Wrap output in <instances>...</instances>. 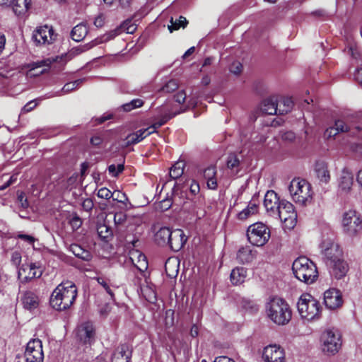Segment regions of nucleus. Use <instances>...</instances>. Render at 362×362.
<instances>
[{"label":"nucleus","mask_w":362,"mask_h":362,"mask_svg":"<svg viewBox=\"0 0 362 362\" xmlns=\"http://www.w3.org/2000/svg\"><path fill=\"white\" fill-rule=\"evenodd\" d=\"M77 296V288L71 281L62 282L53 291L50 297V305L57 310L69 309Z\"/></svg>","instance_id":"nucleus-1"},{"label":"nucleus","mask_w":362,"mask_h":362,"mask_svg":"<svg viewBox=\"0 0 362 362\" xmlns=\"http://www.w3.org/2000/svg\"><path fill=\"white\" fill-rule=\"evenodd\" d=\"M292 271L298 280L307 284L314 283L318 277L315 264L305 256L298 257L293 261Z\"/></svg>","instance_id":"nucleus-2"},{"label":"nucleus","mask_w":362,"mask_h":362,"mask_svg":"<svg viewBox=\"0 0 362 362\" xmlns=\"http://www.w3.org/2000/svg\"><path fill=\"white\" fill-rule=\"evenodd\" d=\"M268 317L278 325H285L289 322L292 312L287 302L281 298H273L267 305Z\"/></svg>","instance_id":"nucleus-3"},{"label":"nucleus","mask_w":362,"mask_h":362,"mask_svg":"<svg viewBox=\"0 0 362 362\" xmlns=\"http://www.w3.org/2000/svg\"><path fill=\"white\" fill-rule=\"evenodd\" d=\"M288 191L296 204L304 206L312 202L313 192L311 185L305 180L294 178L288 186Z\"/></svg>","instance_id":"nucleus-4"},{"label":"nucleus","mask_w":362,"mask_h":362,"mask_svg":"<svg viewBox=\"0 0 362 362\" xmlns=\"http://www.w3.org/2000/svg\"><path fill=\"white\" fill-rule=\"evenodd\" d=\"M298 311L302 318L308 321L320 317V303L308 293L301 295L297 303Z\"/></svg>","instance_id":"nucleus-5"},{"label":"nucleus","mask_w":362,"mask_h":362,"mask_svg":"<svg viewBox=\"0 0 362 362\" xmlns=\"http://www.w3.org/2000/svg\"><path fill=\"white\" fill-rule=\"evenodd\" d=\"M178 113L179 112L165 113L160 115L158 120L154 122L149 127L139 129L134 133L129 134L126 138V145L130 146L141 141L144 138L155 132L157 129L165 124L169 119Z\"/></svg>","instance_id":"nucleus-6"},{"label":"nucleus","mask_w":362,"mask_h":362,"mask_svg":"<svg viewBox=\"0 0 362 362\" xmlns=\"http://www.w3.org/2000/svg\"><path fill=\"white\" fill-rule=\"evenodd\" d=\"M322 350L328 355H334L341 349L342 341L340 332L334 328L325 329L320 338Z\"/></svg>","instance_id":"nucleus-7"},{"label":"nucleus","mask_w":362,"mask_h":362,"mask_svg":"<svg viewBox=\"0 0 362 362\" xmlns=\"http://www.w3.org/2000/svg\"><path fill=\"white\" fill-rule=\"evenodd\" d=\"M247 237L252 245L262 247L269 241L270 230L267 226L262 223H255L248 227Z\"/></svg>","instance_id":"nucleus-8"},{"label":"nucleus","mask_w":362,"mask_h":362,"mask_svg":"<svg viewBox=\"0 0 362 362\" xmlns=\"http://www.w3.org/2000/svg\"><path fill=\"white\" fill-rule=\"evenodd\" d=\"M320 248L322 254L326 258L327 264L343 256V252L340 246L334 241L333 235L323 236Z\"/></svg>","instance_id":"nucleus-9"},{"label":"nucleus","mask_w":362,"mask_h":362,"mask_svg":"<svg viewBox=\"0 0 362 362\" xmlns=\"http://www.w3.org/2000/svg\"><path fill=\"white\" fill-rule=\"evenodd\" d=\"M274 217L279 218L284 223L286 227L293 228L297 221V214L295 211L293 205L286 200L281 201V204L279 207L277 214H274Z\"/></svg>","instance_id":"nucleus-10"},{"label":"nucleus","mask_w":362,"mask_h":362,"mask_svg":"<svg viewBox=\"0 0 362 362\" xmlns=\"http://www.w3.org/2000/svg\"><path fill=\"white\" fill-rule=\"evenodd\" d=\"M25 362H43L42 341L38 339L29 341L24 352Z\"/></svg>","instance_id":"nucleus-11"},{"label":"nucleus","mask_w":362,"mask_h":362,"mask_svg":"<svg viewBox=\"0 0 362 362\" xmlns=\"http://www.w3.org/2000/svg\"><path fill=\"white\" fill-rule=\"evenodd\" d=\"M342 225L349 235H355L362 229V221L355 211L350 210L344 214Z\"/></svg>","instance_id":"nucleus-12"},{"label":"nucleus","mask_w":362,"mask_h":362,"mask_svg":"<svg viewBox=\"0 0 362 362\" xmlns=\"http://www.w3.org/2000/svg\"><path fill=\"white\" fill-rule=\"evenodd\" d=\"M76 338L79 343L90 346L95 339V329L91 322L79 325L76 329Z\"/></svg>","instance_id":"nucleus-13"},{"label":"nucleus","mask_w":362,"mask_h":362,"mask_svg":"<svg viewBox=\"0 0 362 362\" xmlns=\"http://www.w3.org/2000/svg\"><path fill=\"white\" fill-rule=\"evenodd\" d=\"M42 269L38 263H24L18 269V276L23 282L35 278H40L42 274Z\"/></svg>","instance_id":"nucleus-14"},{"label":"nucleus","mask_w":362,"mask_h":362,"mask_svg":"<svg viewBox=\"0 0 362 362\" xmlns=\"http://www.w3.org/2000/svg\"><path fill=\"white\" fill-rule=\"evenodd\" d=\"M262 357L264 362H286V353L284 348L276 344L265 346Z\"/></svg>","instance_id":"nucleus-15"},{"label":"nucleus","mask_w":362,"mask_h":362,"mask_svg":"<svg viewBox=\"0 0 362 362\" xmlns=\"http://www.w3.org/2000/svg\"><path fill=\"white\" fill-rule=\"evenodd\" d=\"M56 35L52 27L48 25L37 28L33 34V40L37 45H49L55 40Z\"/></svg>","instance_id":"nucleus-16"},{"label":"nucleus","mask_w":362,"mask_h":362,"mask_svg":"<svg viewBox=\"0 0 362 362\" xmlns=\"http://www.w3.org/2000/svg\"><path fill=\"white\" fill-rule=\"evenodd\" d=\"M324 304L329 310H335L342 305L343 300L341 292L335 288H330L324 293Z\"/></svg>","instance_id":"nucleus-17"},{"label":"nucleus","mask_w":362,"mask_h":362,"mask_svg":"<svg viewBox=\"0 0 362 362\" xmlns=\"http://www.w3.org/2000/svg\"><path fill=\"white\" fill-rule=\"evenodd\" d=\"M337 182L339 192L341 194L349 193L354 183L352 172L348 168H344L339 175Z\"/></svg>","instance_id":"nucleus-18"},{"label":"nucleus","mask_w":362,"mask_h":362,"mask_svg":"<svg viewBox=\"0 0 362 362\" xmlns=\"http://www.w3.org/2000/svg\"><path fill=\"white\" fill-rule=\"evenodd\" d=\"M356 129L358 132L361 127L359 126H354L352 124H349L348 121L344 119H338L335 121L334 126L327 128L325 132V136L326 138H332L335 136L339 132H346Z\"/></svg>","instance_id":"nucleus-19"},{"label":"nucleus","mask_w":362,"mask_h":362,"mask_svg":"<svg viewBox=\"0 0 362 362\" xmlns=\"http://www.w3.org/2000/svg\"><path fill=\"white\" fill-rule=\"evenodd\" d=\"M280 204L281 201L279 200L277 194L273 190L267 191L264 196V206L268 214L273 217L274 214H277Z\"/></svg>","instance_id":"nucleus-20"},{"label":"nucleus","mask_w":362,"mask_h":362,"mask_svg":"<svg viewBox=\"0 0 362 362\" xmlns=\"http://www.w3.org/2000/svg\"><path fill=\"white\" fill-rule=\"evenodd\" d=\"M329 267L330 273L336 279H340L346 274L349 267L343 256L327 264Z\"/></svg>","instance_id":"nucleus-21"},{"label":"nucleus","mask_w":362,"mask_h":362,"mask_svg":"<svg viewBox=\"0 0 362 362\" xmlns=\"http://www.w3.org/2000/svg\"><path fill=\"white\" fill-rule=\"evenodd\" d=\"M187 241V238L181 229L173 230L168 245L175 252H177L182 248Z\"/></svg>","instance_id":"nucleus-22"},{"label":"nucleus","mask_w":362,"mask_h":362,"mask_svg":"<svg viewBox=\"0 0 362 362\" xmlns=\"http://www.w3.org/2000/svg\"><path fill=\"white\" fill-rule=\"evenodd\" d=\"M132 350L128 344H124L117 346L112 354V362H129Z\"/></svg>","instance_id":"nucleus-23"},{"label":"nucleus","mask_w":362,"mask_h":362,"mask_svg":"<svg viewBox=\"0 0 362 362\" xmlns=\"http://www.w3.org/2000/svg\"><path fill=\"white\" fill-rule=\"evenodd\" d=\"M21 302L24 309L33 311L39 306L38 296L30 291L24 292L21 298Z\"/></svg>","instance_id":"nucleus-24"},{"label":"nucleus","mask_w":362,"mask_h":362,"mask_svg":"<svg viewBox=\"0 0 362 362\" xmlns=\"http://www.w3.org/2000/svg\"><path fill=\"white\" fill-rule=\"evenodd\" d=\"M315 172L318 180L323 183H328L330 180V174L327 163L323 160H318L315 165Z\"/></svg>","instance_id":"nucleus-25"},{"label":"nucleus","mask_w":362,"mask_h":362,"mask_svg":"<svg viewBox=\"0 0 362 362\" xmlns=\"http://www.w3.org/2000/svg\"><path fill=\"white\" fill-rule=\"evenodd\" d=\"M84 80V78H80L72 82L66 83L60 90L55 93L52 92L47 93L45 96V98H51L55 96H59L63 94L69 93L71 91L78 88L83 83Z\"/></svg>","instance_id":"nucleus-26"},{"label":"nucleus","mask_w":362,"mask_h":362,"mask_svg":"<svg viewBox=\"0 0 362 362\" xmlns=\"http://www.w3.org/2000/svg\"><path fill=\"white\" fill-rule=\"evenodd\" d=\"M261 110L270 115L279 114L278 98L273 96L264 100L261 105Z\"/></svg>","instance_id":"nucleus-27"},{"label":"nucleus","mask_w":362,"mask_h":362,"mask_svg":"<svg viewBox=\"0 0 362 362\" xmlns=\"http://www.w3.org/2000/svg\"><path fill=\"white\" fill-rule=\"evenodd\" d=\"M49 63L45 60L37 62L30 64V68L27 72V77L38 76L49 69Z\"/></svg>","instance_id":"nucleus-28"},{"label":"nucleus","mask_w":362,"mask_h":362,"mask_svg":"<svg viewBox=\"0 0 362 362\" xmlns=\"http://www.w3.org/2000/svg\"><path fill=\"white\" fill-rule=\"evenodd\" d=\"M117 35V31L115 30H112V31L105 34L100 39H96V40L92 41L91 42H90V43L86 44V45H84L83 46H81V47H78L77 50H78L79 52H85L86 50L90 49L93 47L100 44V43L106 42L113 39Z\"/></svg>","instance_id":"nucleus-29"},{"label":"nucleus","mask_w":362,"mask_h":362,"mask_svg":"<svg viewBox=\"0 0 362 362\" xmlns=\"http://www.w3.org/2000/svg\"><path fill=\"white\" fill-rule=\"evenodd\" d=\"M255 257L256 251L252 250L250 246H245L238 250L236 258L240 263L246 264L251 262Z\"/></svg>","instance_id":"nucleus-30"},{"label":"nucleus","mask_w":362,"mask_h":362,"mask_svg":"<svg viewBox=\"0 0 362 362\" xmlns=\"http://www.w3.org/2000/svg\"><path fill=\"white\" fill-rule=\"evenodd\" d=\"M216 175V169L214 166H209L204 170L203 176L206 180L208 188L210 189H216L218 187Z\"/></svg>","instance_id":"nucleus-31"},{"label":"nucleus","mask_w":362,"mask_h":362,"mask_svg":"<svg viewBox=\"0 0 362 362\" xmlns=\"http://www.w3.org/2000/svg\"><path fill=\"white\" fill-rule=\"evenodd\" d=\"M247 277V269L244 267H236L231 271L230 279L233 285L243 284Z\"/></svg>","instance_id":"nucleus-32"},{"label":"nucleus","mask_w":362,"mask_h":362,"mask_svg":"<svg viewBox=\"0 0 362 362\" xmlns=\"http://www.w3.org/2000/svg\"><path fill=\"white\" fill-rule=\"evenodd\" d=\"M172 232L168 227L160 228L155 234L156 243L161 246L168 245Z\"/></svg>","instance_id":"nucleus-33"},{"label":"nucleus","mask_w":362,"mask_h":362,"mask_svg":"<svg viewBox=\"0 0 362 362\" xmlns=\"http://www.w3.org/2000/svg\"><path fill=\"white\" fill-rule=\"evenodd\" d=\"M108 219H105L103 223H98L97 226V232L98 236L105 241H108L113 235L112 228L107 224Z\"/></svg>","instance_id":"nucleus-34"},{"label":"nucleus","mask_w":362,"mask_h":362,"mask_svg":"<svg viewBox=\"0 0 362 362\" xmlns=\"http://www.w3.org/2000/svg\"><path fill=\"white\" fill-rule=\"evenodd\" d=\"M30 0H12L13 11L16 16H23L28 10Z\"/></svg>","instance_id":"nucleus-35"},{"label":"nucleus","mask_w":362,"mask_h":362,"mask_svg":"<svg viewBox=\"0 0 362 362\" xmlns=\"http://www.w3.org/2000/svg\"><path fill=\"white\" fill-rule=\"evenodd\" d=\"M130 259H132V263L139 271L143 272L147 269L148 262L145 255L142 253L138 251L133 252L132 253Z\"/></svg>","instance_id":"nucleus-36"},{"label":"nucleus","mask_w":362,"mask_h":362,"mask_svg":"<svg viewBox=\"0 0 362 362\" xmlns=\"http://www.w3.org/2000/svg\"><path fill=\"white\" fill-rule=\"evenodd\" d=\"M88 34V28L83 23L76 25L71 30V38L76 42H80L84 39Z\"/></svg>","instance_id":"nucleus-37"},{"label":"nucleus","mask_w":362,"mask_h":362,"mask_svg":"<svg viewBox=\"0 0 362 362\" xmlns=\"http://www.w3.org/2000/svg\"><path fill=\"white\" fill-rule=\"evenodd\" d=\"M293 106L291 98L281 97L278 99V109L279 115H284L290 112Z\"/></svg>","instance_id":"nucleus-38"},{"label":"nucleus","mask_w":362,"mask_h":362,"mask_svg":"<svg viewBox=\"0 0 362 362\" xmlns=\"http://www.w3.org/2000/svg\"><path fill=\"white\" fill-rule=\"evenodd\" d=\"M69 250L77 257L85 260L89 261L91 259V254L89 251L83 249L77 244H72L70 245Z\"/></svg>","instance_id":"nucleus-39"},{"label":"nucleus","mask_w":362,"mask_h":362,"mask_svg":"<svg viewBox=\"0 0 362 362\" xmlns=\"http://www.w3.org/2000/svg\"><path fill=\"white\" fill-rule=\"evenodd\" d=\"M185 164L184 161L179 160L176 162L170 170V176L172 179L175 180L181 177L184 173Z\"/></svg>","instance_id":"nucleus-40"},{"label":"nucleus","mask_w":362,"mask_h":362,"mask_svg":"<svg viewBox=\"0 0 362 362\" xmlns=\"http://www.w3.org/2000/svg\"><path fill=\"white\" fill-rule=\"evenodd\" d=\"M144 101L141 98H135L131 101L123 104L119 107V110L128 112L134 109L141 107L144 105Z\"/></svg>","instance_id":"nucleus-41"},{"label":"nucleus","mask_w":362,"mask_h":362,"mask_svg":"<svg viewBox=\"0 0 362 362\" xmlns=\"http://www.w3.org/2000/svg\"><path fill=\"white\" fill-rule=\"evenodd\" d=\"M187 24V21L186 18L183 16H180L178 18L171 17L170 25H168V30L170 33H173L174 30H178L180 28H185Z\"/></svg>","instance_id":"nucleus-42"},{"label":"nucleus","mask_w":362,"mask_h":362,"mask_svg":"<svg viewBox=\"0 0 362 362\" xmlns=\"http://www.w3.org/2000/svg\"><path fill=\"white\" fill-rule=\"evenodd\" d=\"M240 160L235 154H230L228 157L227 167L238 173L240 170Z\"/></svg>","instance_id":"nucleus-43"},{"label":"nucleus","mask_w":362,"mask_h":362,"mask_svg":"<svg viewBox=\"0 0 362 362\" xmlns=\"http://www.w3.org/2000/svg\"><path fill=\"white\" fill-rule=\"evenodd\" d=\"M108 217L113 218V221L116 227L123 226L127 221V215L122 211L115 214H109L106 218L107 219Z\"/></svg>","instance_id":"nucleus-44"},{"label":"nucleus","mask_w":362,"mask_h":362,"mask_svg":"<svg viewBox=\"0 0 362 362\" xmlns=\"http://www.w3.org/2000/svg\"><path fill=\"white\" fill-rule=\"evenodd\" d=\"M124 164L119 163L117 165L112 164L108 166L109 174L113 177H117L120 173L124 170Z\"/></svg>","instance_id":"nucleus-45"},{"label":"nucleus","mask_w":362,"mask_h":362,"mask_svg":"<svg viewBox=\"0 0 362 362\" xmlns=\"http://www.w3.org/2000/svg\"><path fill=\"white\" fill-rule=\"evenodd\" d=\"M242 306L244 309L251 313L257 312L258 310L257 305L253 301L247 299L242 300Z\"/></svg>","instance_id":"nucleus-46"},{"label":"nucleus","mask_w":362,"mask_h":362,"mask_svg":"<svg viewBox=\"0 0 362 362\" xmlns=\"http://www.w3.org/2000/svg\"><path fill=\"white\" fill-rule=\"evenodd\" d=\"M97 195L101 199H110L112 197L115 195V193H112L106 187H102L98 190Z\"/></svg>","instance_id":"nucleus-47"},{"label":"nucleus","mask_w":362,"mask_h":362,"mask_svg":"<svg viewBox=\"0 0 362 362\" xmlns=\"http://www.w3.org/2000/svg\"><path fill=\"white\" fill-rule=\"evenodd\" d=\"M178 88L177 82L175 80H170L163 87L162 90L165 93H170Z\"/></svg>","instance_id":"nucleus-48"},{"label":"nucleus","mask_w":362,"mask_h":362,"mask_svg":"<svg viewBox=\"0 0 362 362\" xmlns=\"http://www.w3.org/2000/svg\"><path fill=\"white\" fill-rule=\"evenodd\" d=\"M97 281L98 284L101 285L105 291L110 295L111 299L114 300L115 295L108 283L101 277H98Z\"/></svg>","instance_id":"nucleus-49"},{"label":"nucleus","mask_w":362,"mask_h":362,"mask_svg":"<svg viewBox=\"0 0 362 362\" xmlns=\"http://www.w3.org/2000/svg\"><path fill=\"white\" fill-rule=\"evenodd\" d=\"M69 223L72 229L75 230L81 227L82 224V221L79 216H78L77 215H74L71 218Z\"/></svg>","instance_id":"nucleus-50"},{"label":"nucleus","mask_w":362,"mask_h":362,"mask_svg":"<svg viewBox=\"0 0 362 362\" xmlns=\"http://www.w3.org/2000/svg\"><path fill=\"white\" fill-rule=\"evenodd\" d=\"M18 204L21 206L23 209H26L28 207L29 204L27 200V198L25 197V194L23 192H21L18 194V199H17Z\"/></svg>","instance_id":"nucleus-51"},{"label":"nucleus","mask_w":362,"mask_h":362,"mask_svg":"<svg viewBox=\"0 0 362 362\" xmlns=\"http://www.w3.org/2000/svg\"><path fill=\"white\" fill-rule=\"evenodd\" d=\"M243 69V65L239 62H233L230 67V71L231 73L238 75L241 73Z\"/></svg>","instance_id":"nucleus-52"},{"label":"nucleus","mask_w":362,"mask_h":362,"mask_svg":"<svg viewBox=\"0 0 362 362\" xmlns=\"http://www.w3.org/2000/svg\"><path fill=\"white\" fill-rule=\"evenodd\" d=\"M11 263L16 266H19L21 262V255L18 251H14L11 257Z\"/></svg>","instance_id":"nucleus-53"},{"label":"nucleus","mask_w":362,"mask_h":362,"mask_svg":"<svg viewBox=\"0 0 362 362\" xmlns=\"http://www.w3.org/2000/svg\"><path fill=\"white\" fill-rule=\"evenodd\" d=\"M94 204L91 199L88 198L82 202V207L86 211H90L93 208Z\"/></svg>","instance_id":"nucleus-54"},{"label":"nucleus","mask_w":362,"mask_h":362,"mask_svg":"<svg viewBox=\"0 0 362 362\" xmlns=\"http://www.w3.org/2000/svg\"><path fill=\"white\" fill-rule=\"evenodd\" d=\"M18 238L28 243L29 245H33L35 241V238L30 235L18 234Z\"/></svg>","instance_id":"nucleus-55"},{"label":"nucleus","mask_w":362,"mask_h":362,"mask_svg":"<svg viewBox=\"0 0 362 362\" xmlns=\"http://www.w3.org/2000/svg\"><path fill=\"white\" fill-rule=\"evenodd\" d=\"M16 180H17V175H14L11 176L5 183L0 185V191L4 190L5 189H6L8 187H9L13 183H14L16 181Z\"/></svg>","instance_id":"nucleus-56"},{"label":"nucleus","mask_w":362,"mask_h":362,"mask_svg":"<svg viewBox=\"0 0 362 362\" xmlns=\"http://www.w3.org/2000/svg\"><path fill=\"white\" fill-rule=\"evenodd\" d=\"M105 21V17L103 14H99L94 20V25L97 28H101L104 25Z\"/></svg>","instance_id":"nucleus-57"},{"label":"nucleus","mask_w":362,"mask_h":362,"mask_svg":"<svg viewBox=\"0 0 362 362\" xmlns=\"http://www.w3.org/2000/svg\"><path fill=\"white\" fill-rule=\"evenodd\" d=\"M174 98L177 103L182 104L186 100V93L184 90L179 91L176 95H175Z\"/></svg>","instance_id":"nucleus-58"},{"label":"nucleus","mask_w":362,"mask_h":362,"mask_svg":"<svg viewBox=\"0 0 362 362\" xmlns=\"http://www.w3.org/2000/svg\"><path fill=\"white\" fill-rule=\"evenodd\" d=\"M250 209L246 207L238 214V218L240 220H245L250 215H252Z\"/></svg>","instance_id":"nucleus-59"},{"label":"nucleus","mask_w":362,"mask_h":362,"mask_svg":"<svg viewBox=\"0 0 362 362\" xmlns=\"http://www.w3.org/2000/svg\"><path fill=\"white\" fill-rule=\"evenodd\" d=\"M355 79L361 84L362 87V64L359 65L354 74Z\"/></svg>","instance_id":"nucleus-60"},{"label":"nucleus","mask_w":362,"mask_h":362,"mask_svg":"<svg viewBox=\"0 0 362 362\" xmlns=\"http://www.w3.org/2000/svg\"><path fill=\"white\" fill-rule=\"evenodd\" d=\"M199 185L194 180H192L189 187L190 192L195 195L199 192Z\"/></svg>","instance_id":"nucleus-61"},{"label":"nucleus","mask_w":362,"mask_h":362,"mask_svg":"<svg viewBox=\"0 0 362 362\" xmlns=\"http://www.w3.org/2000/svg\"><path fill=\"white\" fill-rule=\"evenodd\" d=\"M113 193H115V195L114 197H112L114 201H117L118 202H123V199H125V194L121 193L120 192H114Z\"/></svg>","instance_id":"nucleus-62"},{"label":"nucleus","mask_w":362,"mask_h":362,"mask_svg":"<svg viewBox=\"0 0 362 362\" xmlns=\"http://www.w3.org/2000/svg\"><path fill=\"white\" fill-rule=\"evenodd\" d=\"M36 105L37 103H35V101H30L24 105V107H23V110L24 112H29L32 110L35 107H36Z\"/></svg>","instance_id":"nucleus-63"},{"label":"nucleus","mask_w":362,"mask_h":362,"mask_svg":"<svg viewBox=\"0 0 362 362\" xmlns=\"http://www.w3.org/2000/svg\"><path fill=\"white\" fill-rule=\"evenodd\" d=\"M214 362H235V361L230 358L223 356L216 358Z\"/></svg>","instance_id":"nucleus-64"}]
</instances>
